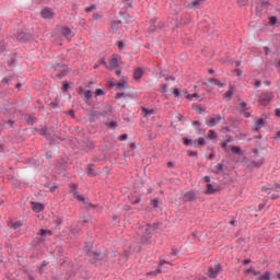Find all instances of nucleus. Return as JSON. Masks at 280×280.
<instances>
[{"label": "nucleus", "mask_w": 280, "mask_h": 280, "mask_svg": "<svg viewBox=\"0 0 280 280\" xmlns=\"http://www.w3.org/2000/svg\"><path fill=\"white\" fill-rule=\"evenodd\" d=\"M100 95H106V92L102 89L95 90V97H100Z\"/></svg>", "instance_id": "a18cd8bd"}, {"label": "nucleus", "mask_w": 280, "mask_h": 280, "mask_svg": "<svg viewBox=\"0 0 280 280\" xmlns=\"http://www.w3.org/2000/svg\"><path fill=\"white\" fill-rule=\"evenodd\" d=\"M271 189H275L272 185L268 184L261 188V191H270Z\"/></svg>", "instance_id": "8fccbe9b"}, {"label": "nucleus", "mask_w": 280, "mask_h": 280, "mask_svg": "<svg viewBox=\"0 0 280 280\" xmlns=\"http://www.w3.org/2000/svg\"><path fill=\"white\" fill-rule=\"evenodd\" d=\"M231 150L234 154H242V148L232 145Z\"/></svg>", "instance_id": "4c0bfd02"}, {"label": "nucleus", "mask_w": 280, "mask_h": 280, "mask_svg": "<svg viewBox=\"0 0 280 280\" xmlns=\"http://www.w3.org/2000/svg\"><path fill=\"white\" fill-rule=\"evenodd\" d=\"M84 253L86 257H102V252H94L93 245L89 244V242H85Z\"/></svg>", "instance_id": "7ed1b4c3"}, {"label": "nucleus", "mask_w": 280, "mask_h": 280, "mask_svg": "<svg viewBox=\"0 0 280 280\" xmlns=\"http://www.w3.org/2000/svg\"><path fill=\"white\" fill-rule=\"evenodd\" d=\"M222 121V116L213 114L210 116V120H207L206 124L208 128H213L214 126H218Z\"/></svg>", "instance_id": "39448f33"}, {"label": "nucleus", "mask_w": 280, "mask_h": 280, "mask_svg": "<svg viewBox=\"0 0 280 280\" xmlns=\"http://www.w3.org/2000/svg\"><path fill=\"white\" fill-rule=\"evenodd\" d=\"M192 145L195 148H198V145L205 147V145H207V140H205V138L201 137L198 140H195Z\"/></svg>", "instance_id": "4be33fe9"}, {"label": "nucleus", "mask_w": 280, "mask_h": 280, "mask_svg": "<svg viewBox=\"0 0 280 280\" xmlns=\"http://www.w3.org/2000/svg\"><path fill=\"white\" fill-rule=\"evenodd\" d=\"M21 226H23V222L16 221L12 224L11 229H13V231H16V229H21Z\"/></svg>", "instance_id": "e433bc0d"}, {"label": "nucleus", "mask_w": 280, "mask_h": 280, "mask_svg": "<svg viewBox=\"0 0 280 280\" xmlns=\"http://www.w3.org/2000/svg\"><path fill=\"white\" fill-rule=\"evenodd\" d=\"M278 21H279V19H277V16L271 15L269 18V25H271V27H275L277 25Z\"/></svg>", "instance_id": "473e14b6"}, {"label": "nucleus", "mask_w": 280, "mask_h": 280, "mask_svg": "<svg viewBox=\"0 0 280 280\" xmlns=\"http://www.w3.org/2000/svg\"><path fill=\"white\" fill-rule=\"evenodd\" d=\"M69 89H70L69 81H63L62 82V88H61L63 93H67V91H69Z\"/></svg>", "instance_id": "ea45409f"}, {"label": "nucleus", "mask_w": 280, "mask_h": 280, "mask_svg": "<svg viewBox=\"0 0 280 280\" xmlns=\"http://www.w3.org/2000/svg\"><path fill=\"white\" fill-rule=\"evenodd\" d=\"M9 58H10L8 61L9 67H14L16 65V54L10 55Z\"/></svg>", "instance_id": "b1692460"}, {"label": "nucleus", "mask_w": 280, "mask_h": 280, "mask_svg": "<svg viewBox=\"0 0 280 280\" xmlns=\"http://www.w3.org/2000/svg\"><path fill=\"white\" fill-rule=\"evenodd\" d=\"M229 88H230V90L224 93V97H229V100H231V97H233V93H234L233 89H234V86H233V84L230 83Z\"/></svg>", "instance_id": "c756f323"}, {"label": "nucleus", "mask_w": 280, "mask_h": 280, "mask_svg": "<svg viewBox=\"0 0 280 280\" xmlns=\"http://www.w3.org/2000/svg\"><path fill=\"white\" fill-rule=\"evenodd\" d=\"M108 113H113V106L107 104L105 106V109L103 110V114L106 116V115H108Z\"/></svg>", "instance_id": "79ce46f5"}, {"label": "nucleus", "mask_w": 280, "mask_h": 280, "mask_svg": "<svg viewBox=\"0 0 280 280\" xmlns=\"http://www.w3.org/2000/svg\"><path fill=\"white\" fill-rule=\"evenodd\" d=\"M192 108H194V110H196L197 115H202L207 110V109H205L203 107H201L200 105H197V104H192Z\"/></svg>", "instance_id": "5701e85b"}, {"label": "nucleus", "mask_w": 280, "mask_h": 280, "mask_svg": "<svg viewBox=\"0 0 280 280\" xmlns=\"http://www.w3.org/2000/svg\"><path fill=\"white\" fill-rule=\"evenodd\" d=\"M110 69H117L119 67V58H117V55H113L112 59L109 60Z\"/></svg>", "instance_id": "2eb2a0df"}, {"label": "nucleus", "mask_w": 280, "mask_h": 280, "mask_svg": "<svg viewBox=\"0 0 280 280\" xmlns=\"http://www.w3.org/2000/svg\"><path fill=\"white\" fill-rule=\"evenodd\" d=\"M154 23H156V21L150 20L149 34H154V32H156V25H154Z\"/></svg>", "instance_id": "c85d7f7f"}, {"label": "nucleus", "mask_w": 280, "mask_h": 280, "mask_svg": "<svg viewBox=\"0 0 280 280\" xmlns=\"http://www.w3.org/2000/svg\"><path fill=\"white\" fill-rule=\"evenodd\" d=\"M148 240H150V237H148L147 235H142L141 240H140V243L141 244H148Z\"/></svg>", "instance_id": "6e6d98bb"}, {"label": "nucleus", "mask_w": 280, "mask_h": 280, "mask_svg": "<svg viewBox=\"0 0 280 280\" xmlns=\"http://www.w3.org/2000/svg\"><path fill=\"white\" fill-rule=\"evenodd\" d=\"M125 21H126V23H135V18H133V16H130V15H127V16L125 18Z\"/></svg>", "instance_id": "13d9d810"}, {"label": "nucleus", "mask_w": 280, "mask_h": 280, "mask_svg": "<svg viewBox=\"0 0 280 280\" xmlns=\"http://www.w3.org/2000/svg\"><path fill=\"white\" fill-rule=\"evenodd\" d=\"M121 25V20H114L110 23V32H113V34H115V32H117L119 30V26Z\"/></svg>", "instance_id": "4468645a"}, {"label": "nucleus", "mask_w": 280, "mask_h": 280, "mask_svg": "<svg viewBox=\"0 0 280 280\" xmlns=\"http://www.w3.org/2000/svg\"><path fill=\"white\" fill-rule=\"evenodd\" d=\"M273 97H275V94H272V92H262L258 96V102L259 104H261V106H268V104L272 102Z\"/></svg>", "instance_id": "f257e3e1"}, {"label": "nucleus", "mask_w": 280, "mask_h": 280, "mask_svg": "<svg viewBox=\"0 0 280 280\" xmlns=\"http://www.w3.org/2000/svg\"><path fill=\"white\" fill-rule=\"evenodd\" d=\"M34 243L40 246V244H45V238H43L42 235L37 234V236L34 238Z\"/></svg>", "instance_id": "7c9ffc66"}, {"label": "nucleus", "mask_w": 280, "mask_h": 280, "mask_svg": "<svg viewBox=\"0 0 280 280\" xmlns=\"http://www.w3.org/2000/svg\"><path fill=\"white\" fill-rule=\"evenodd\" d=\"M51 108H58V106H60V102L58 100H56L55 102L50 103Z\"/></svg>", "instance_id": "4d7b16f0"}, {"label": "nucleus", "mask_w": 280, "mask_h": 280, "mask_svg": "<svg viewBox=\"0 0 280 280\" xmlns=\"http://www.w3.org/2000/svg\"><path fill=\"white\" fill-rule=\"evenodd\" d=\"M183 202H194L196 200V190L191 189L183 195L182 197Z\"/></svg>", "instance_id": "423d86ee"}, {"label": "nucleus", "mask_w": 280, "mask_h": 280, "mask_svg": "<svg viewBox=\"0 0 280 280\" xmlns=\"http://www.w3.org/2000/svg\"><path fill=\"white\" fill-rule=\"evenodd\" d=\"M70 191H78V184H70Z\"/></svg>", "instance_id": "e2e57ef3"}, {"label": "nucleus", "mask_w": 280, "mask_h": 280, "mask_svg": "<svg viewBox=\"0 0 280 280\" xmlns=\"http://www.w3.org/2000/svg\"><path fill=\"white\" fill-rule=\"evenodd\" d=\"M270 277H272V272L266 271L262 276L258 277L256 280H270Z\"/></svg>", "instance_id": "cd10ccee"}, {"label": "nucleus", "mask_w": 280, "mask_h": 280, "mask_svg": "<svg viewBox=\"0 0 280 280\" xmlns=\"http://www.w3.org/2000/svg\"><path fill=\"white\" fill-rule=\"evenodd\" d=\"M264 119H266V116L262 115V116L256 121L257 126L262 127L264 124H265Z\"/></svg>", "instance_id": "de8ad7c7"}, {"label": "nucleus", "mask_w": 280, "mask_h": 280, "mask_svg": "<svg viewBox=\"0 0 280 280\" xmlns=\"http://www.w3.org/2000/svg\"><path fill=\"white\" fill-rule=\"evenodd\" d=\"M78 143H80L82 150L84 152H89L90 150H95V142L91 140V138H84L83 140H78Z\"/></svg>", "instance_id": "f03ea898"}, {"label": "nucleus", "mask_w": 280, "mask_h": 280, "mask_svg": "<svg viewBox=\"0 0 280 280\" xmlns=\"http://www.w3.org/2000/svg\"><path fill=\"white\" fill-rule=\"evenodd\" d=\"M249 108H245V109H242V114L244 115V117L248 118L250 117V114L248 113Z\"/></svg>", "instance_id": "bf43d9fd"}, {"label": "nucleus", "mask_w": 280, "mask_h": 280, "mask_svg": "<svg viewBox=\"0 0 280 280\" xmlns=\"http://www.w3.org/2000/svg\"><path fill=\"white\" fill-rule=\"evenodd\" d=\"M119 89H128V81L124 79H121V81H119L118 83H116V91H119Z\"/></svg>", "instance_id": "aec40b11"}, {"label": "nucleus", "mask_w": 280, "mask_h": 280, "mask_svg": "<svg viewBox=\"0 0 280 280\" xmlns=\"http://www.w3.org/2000/svg\"><path fill=\"white\" fill-rule=\"evenodd\" d=\"M38 235H40L42 238L45 240V237H51V235H54V232L51 230L40 229Z\"/></svg>", "instance_id": "dca6fc26"}, {"label": "nucleus", "mask_w": 280, "mask_h": 280, "mask_svg": "<svg viewBox=\"0 0 280 280\" xmlns=\"http://www.w3.org/2000/svg\"><path fill=\"white\" fill-rule=\"evenodd\" d=\"M159 226H161V222L149 223L144 228V233H147V235H154Z\"/></svg>", "instance_id": "20e7f679"}, {"label": "nucleus", "mask_w": 280, "mask_h": 280, "mask_svg": "<svg viewBox=\"0 0 280 280\" xmlns=\"http://www.w3.org/2000/svg\"><path fill=\"white\" fill-rule=\"evenodd\" d=\"M25 120L30 126H34V124H36V118H34L32 115H26Z\"/></svg>", "instance_id": "393cba45"}, {"label": "nucleus", "mask_w": 280, "mask_h": 280, "mask_svg": "<svg viewBox=\"0 0 280 280\" xmlns=\"http://www.w3.org/2000/svg\"><path fill=\"white\" fill-rule=\"evenodd\" d=\"M69 237L70 240H78V237H80V230L75 228L71 229L69 233Z\"/></svg>", "instance_id": "a211bd4d"}, {"label": "nucleus", "mask_w": 280, "mask_h": 280, "mask_svg": "<svg viewBox=\"0 0 280 280\" xmlns=\"http://www.w3.org/2000/svg\"><path fill=\"white\" fill-rule=\"evenodd\" d=\"M93 167H95V164H89L86 166L85 172H86L88 176H97V174L95 173Z\"/></svg>", "instance_id": "412c9836"}, {"label": "nucleus", "mask_w": 280, "mask_h": 280, "mask_svg": "<svg viewBox=\"0 0 280 280\" xmlns=\"http://www.w3.org/2000/svg\"><path fill=\"white\" fill-rule=\"evenodd\" d=\"M205 0H192L191 3H189L188 8H198L200 3H202Z\"/></svg>", "instance_id": "f704fd0d"}, {"label": "nucleus", "mask_w": 280, "mask_h": 280, "mask_svg": "<svg viewBox=\"0 0 280 280\" xmlns=\"http://www.w3.org/2000/svg\"><path fill=\"white\" fill-rule=\"evenodd\" d=\"M211 82H214V86H219V89H224L225 84L220 82L219 80H211Z\"/></svg>", "instance_id": "c03bdc74"}, {"label": "nucleus", "mask_w": 280, "mask_h": 280, "mask_svg": "<svg viewBox=\"0 0 280 280\" xmlns=\"http://www.w3.org/2000/svg\"><path fill=\"white\" fill-rule=\"evenodd\" d=\"M237 3L241 8H244V5H248V0H237Z\"/></svg>", "instance_id": "864d4df0"}, {"label": "nucleus", "mask_w": 280, "mask_h": 280, "mask_svg": "<svg viewBox=\"0 0 280 280\" xmlns=\"http://www.w3.org/2000/svg\"><path fill=\"white\" fill-rule=\"evenodd\" d=\"M67 73H69V70H61V71H59V73H58V78H59L60 80H62V78H66V77H67Z\"/></svg>", "instance_id": "37998d69"}, {"label": "nucleus", "mask_w": 280, "mask_h": 280, "mask_svg": "<svg viewBox=\"0 0 280 280\" xmlns=\"http://www.w3.org/2000/svg\"><path fill=\"white\" fill-rule=\"evenodd\" d=\"M208 277H210V279H217L218 278V273H215V269L214 268H212V267H210L209 269H208Z\"/></svg>", "instance_id": "a878e982"}, {"label": "nucleus", "mask_w": 280, "mask_h": 280, "mask_svg": "<svg viewBox=\"0 0 280 280\" xmlns=\"http://www.w3.org/2000/svg\"><path fill=\"white\" fill-rule=\"evenodd\" d=\"M39 135H42V137H46V139H49L51 137V133L47 131V127H43L42 129H39Z\"/></svg>", "instance_id": "bb28decb"}, {"label": "nucleus", "mask_w": 280, "mask_h": 280, "mask_svg": "<svg viewBox=\"0 0 280 280\" xmlns=\"http://www.w3.org/2000/svg\"><path fill=\"white\" fill-rule=\"evenodd\" d=\"M107 128H110V130H115L117 128L118 124L117 121H109L106 124Z\"/></svg>", "instance_id": "58836bf2"}, {"label": "nucleus", "mask_w": 280, "mask_h": 280, "mask_svg": "<svg viewBox=\"0 0 280 280\" xmlns=\"http://www.w3.org/2000/svg\"><path fill=\"white\" fill-rule=\"evenodd\" d=\"M252 165H253V167H257V168L261 167V166L264 165V158H261V159L258 160L257 162H256V161H253V162H252Z\"/></svg>", "instance_id": "2f4dec72"}, {"label": "nucleus", "mask_w": 280, "mask_h": 280, "mask_svg": "<svg viewBox=\"0 0 280 280\" xmlns=\"http://www.w3.org/2000/svg\"><path fill=\"white\" fill-rule=\"evenodd\" d=\"M16 40H19V43H30V40H32V34L30 33H18L15 35Z\"/></svg>", "instance_id": "0eeeda50"}, {"label": "nucleus", "mask_w": 280, "mask_h": 280, "mask_svg": "<svg viewBox=\"0 0 280 280\" xmlns=\"http://www.w3.org/2000/svg\"><path fill=\"white\" fill-rule=\"evenodd\" d=\"M208 139L210 140L218 139V132H215V130H209Z\"/></svg>", "instance_id": "72a5a7b5"}, {"label": "nucleus", "mask_w": 280, "mask_h": 280, "mask_svg": "<svg viewBox=\"0 0 280 280\" xmlns=\"http://www.w3.org/2000/svg\"><path fill=\"white\" fill-rule=\"evenodd\" d=\"M214 168H215V172H214V173L218 174V175L222 174V172H223L224 170H229L228 166H224V160H222V163L215 165Z\"/></svg>", "instance_id": "f3484780"}, {"label": "nucleus", "mask_w": 280, "mask_h": 280, "mask_svg": "<svg viewBox=\"0 0 280 280\" xmlns=\"http://www.w3.org/2000/svg\"><path fill=\"white\" fill-rule=\"evenodd\" d=\"M218 191H220L219 187L214 188L213 184H207V189L205 191L207 196H213V194H218Z\"/></svg>", "instance_id": "9b49d317"}, {"label": "nucleus", "mask_w": 280, "mask_h": 280, "mask_svg": "<svg viewBox=\"0 0 280 280\" xmlns=\"http://www.w3.org/2000/svg\"><path fill=\"white\" fill-rule=\"evenodd\" d=\"M187 156H198V151L188 150L187 151Z\"/></svg>", "instance_id": "5fc2aeb1"}, {"label": "nucleus", "mask_w": 280, "mask_h": 280, "mask_svg": "<svg viewBox=\"0 0 280 280\" xmlns=\"http://www.w3.org/2000/svg\"><path fill=\"white\" fill-rule=\"evenodd\" d=\"M91 117H93V119H91V124H93V121H95V119H100L102 117H106V114H104V112H100V110H91Z\"/></svg>", "instance_id": "f8f14e48"}, {"label": "nucleus", "mask_w": 280, "mask_h": 280, "mask_svg": "<svg viewBox=\"0 0 280 280\" xmlns=\"http://www.w3.org/2000/svg\"><path fill=\"white\" fill-rule=\"evenodd\" d=\"M121 97H126V93L124 92L116 93L115 100H121Z\"/></svg>", "instance_id": "603ef678"}, {"label": "nucleus", "mask_w": 280, "mask_h": 280, "mask_svg": "<svg viewBox=\"0 0 280 280\" xmlns=\"http://www.w3.org/2000/svg\"><path fill=\"white\" fill-rule=\"evenodd\" d=\"M100 65H104V67H105L106 69H108V63H106V60H105L104 58H102V59L98 60V66H100Z\"/></svg>", "instance_id": "69168bd1"}, {"label": "nucleus", "mask_w": 280, "mask_h": 280, "mask_svg": "<svg viewBox=\"0 0 280 280\" xmlns=\"http://www.w3.org/2000/svg\"><path fill=\"white\" fill-rule=\"evenodd\" d=\"M31 207L35 213H40V211H45V205L40 202L33 201Z\"/></svg>", "instance_id": "9d476101"}, {"label": "nucleus", "mask_w": 280, "mask_h": 280, "mask_svg": "<svg viewBox=\"0 0 280 280\" xmlns=\"http://www.w3.org/2000/svg\"><path fill=\"white\" fill-rule=\"evenodd\" d=\"M125 46H126V45L124 44L122 40L117 42V47H118V49H124Z\"/></svg>", "instance_id": "774afa93"}, {"label": "nucleus", "mask_w": 280, "mask_h": 280, "mask_svg": "<svg viewBox=\"0 0 280 280\" xmlns=\"http://www.w3.org/2000/svg\"><path fill=\"white\" fill-rule=\"evenodd\" d=\"M119 141H126V139H128V135L127 133H122L118 137Z\"/></svg>", "instance_id": "338daca9"}, {"label": "nucleus", "mask_w": 280, "mask_h": 280, "mask_svg": "<svg viewBox=\"0 0 280 280\" xmlns=\"http://www.w3.org/2000/svg\"><path fill=\"white\" fill-rule=\"evenodd\" d=\"M142 113L144 117H148V115H154V109H148L145 107H142Z\"/></svg>", "instance_id": "c9c22d12"}, {"label": "nucleus", "mask_w": 280, "mask_h": 280, "mask_svg": "<svg viewBox=\"0 0 280 280\" xmlns=\"http://www.w3.org/2000/svg\"><path fill=\"white\" fill-rule=\"evenodd\" d=\"M100 256H92L91 259H90V264L93 266L95 264H97V261L100 260L98 258Z\"/></svg>", "instance_id": "49530a36"}, {"label": "nucleus", "mask_w": 280, "mask_h": 280, "mask_svg": "<svg viewBox=\"0 0 280 280\" xmlns=\"http://www.w3.org/2000/svg\"><path fill=\"white\" fill-rule=\"evenodd\" d=\"M141 78H143V69L137 68L133 72V80L139 81Z\"/></svg>", "instance_id": "6ab92c4d"}, {"label": "nucleus", "mask_w": 280, "mask_h": 280, "mask_svg": "<svg viewBox=\"0 0 280 280\" xmlns=\"http://www.w3.org/2000/svg\"><path fill=\"white\" fill-rule=\"evenodd\" d=\"M222 270V265L220 264H217L215 267H214V272L218 275H220V271Z\"/></svg>", "instance_id": "3c124183"}, {"label": "nucleus", "mask_w": 280, "mask_h": 280, "mask_svg": "<svg viewBox=\"0 0 280 280\" xmlns=\"http://www.w3.org/2000/svg\"><path fill=\"white\" fill-rule=\"evenodd\" d=\"M167 86H168L167 84H162L160 93H167Z\"/></svg>", "instance_id": "680f3d73"}, {"label": "nucleus", "mask_w": 280, "mask_h": 280, "mask_svg": "<svg viewBox=\"0 0 280 280\" xmlns=\"http://www.w3.org/2000/svg\"><path fill=\"white\" fill-rule=\"evenodd\" d=\"M151 205H152L153 209H156V207H159V199H152Z\"/></svg>", "instance_id": "052dcab7"}, {"label": "nucleus", "mask_w": 280, "mask_h": 280, "mask_svg": "<svg viewBox=\"0 0 280 280\" xmlns=\"http://www.w3.org/2000/svg\"><path fill=\"white\" fill-rule=\"evenodd\" d=\"M75 35V33H73V31L67 26L61 27V36H63L65 38H67V40H71V38H73V36Z\"/></svg>", "instance_id": "1a4fd4ad"}, {"label": "nucleus", "mask_w": 280, "mask_h": 280, "mask_svg": "<svg viewBox=\"0 0 280 280\" xmlns=\"http://www.w3.org/2000/svg\"><path fill=\"white\" fill-rule=\"evenodd\" d=\"M93 19H94V21H102V14H100V13H94V14H93Z\"/></svg>", "instance_id": "0e129e2a"}, {"label": "nucleus", "mask_w": 280, "mask_h": 280, "mask_svg": "<svg viewBox=\"0 0 280 280\" xmlns=\"http://www.w3.org/2000/svg\"><path fill=\"white\" fill-rule=\"evenodd\" d=\"M91 97H93V92L91 90H86L84 92L83 101L85 102V104H88V106H93V103L91 102Z\"/></svg>", "instance_id": "ddd939ff"}, {"label": "nucleus", "mask_w": 280, "mask_h": 280, "mask_svg": "<svg viewBox=\"0 0 280 280\" xmlns=\"http://www.w3.org/2000/svg\"><path fill=\"white\" fill-rule=\"evenodd\" d=\"M54 9L49 7L42 8L40 16L42 19H54Z\"/></svg>", "instance_id": "6e6552de"}, {"label": "nucleus", "mask_w": 280, "mask_h": 280, "mask_svg": "<svg viewBox=\"0 0 280 280\" xmlns=\"http://www.w3.org/2000/svg\"><path fill=\"white\" fill-rule=\"evenodd\" d=\"M173 95H174V97H180V90H178L177 88H174Z\"/></svg>", "instance_id": "09e8293b"}, {"label": "nucleus", "mask_w": 280, "mask_h": 280, "mask_svg": "<svg viewBox=\"0 0 280 280\" xmlns=\"http://www.w3.org/2000/svg\"><path fill=\"white\" fill-rule=\"evenodd\" d=\"M184 145H194V140L189 138H183Z\"/></svg>", "instance_id": "a19ab883"}]
</instances>
